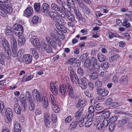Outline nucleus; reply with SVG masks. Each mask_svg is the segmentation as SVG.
Returning <instances> with one entry per match:
<instances>
[{
  "label": "nucleus",
  "mask_w": 132,
  "mask_h": 132,
  "mask_svg": "<svg viewBox=\"0 0 132 132\" xmlns=\"http://www.w3.org/2000/svg\"><path fill=\"white\" fill-rule=\"evenodd\" d=\"M5 108L4 103L0 101V113H3L5 112L6 117L5 118V121L6 123H9L11 122L12 120L13 113L11 109L7 108L5 109Z\"/></svg>",
  "instance_id": "obj_1"
},
{
  "label": "nucleus",
  "mask_w": 132,
  "mask_h": 132,
  "mask_svg": "<svg viewBox=\"0 0 132 132\" xmlns=\"http://www.w3.org/2000/svg\"><path fill=\"white\" fill-rule=\"evenodd\" d=\"M83 111V109H80L75 114V118L77 119L78 120L79 125L80 127H82L84 125V121L85 117L84 115L82 114Z\"/></svg>",
  "instance_id": "obj_2"
},
{
  "label": "nucleus",
  "mask_w": 132,
  "mask_h": 132,
  "mask_svg": "<svg viewBox=\"0 0 132 132\" xmlns=\"http://www.w3.org/2000/svg\"><path fill=\"white\" fill-rule=\"evenodd\" d=\"M51 9L54 12L58 13L60 16H63L64 15V10L63 8L59 7L58 5L55 3H52L51 5Z\"/></svg>",
  "instance_id": "obj_3"
},
{
  "label": "nucleus",
  "mask_w": 132,
  "mask_h": 132,
  "mask_svg": "<svg viewBox=\"0 0 132 132\" xmlns=\"http://www.w3.org/2000/svg\"><path fill=\"white\" fill-rule=\"evenodd\" d=\"M33 33H34L32 32L30 34L31 37L30 38V41L35 47L39 48L40 47V43L37 37L34 35Z\"/></svg>",
  "instance_id": "obj_4"
},
{
  "label": "nucleus",
  "mask_w": 132,
  "mask_h": 132,
  "mask_svg": "<svg viewBox=\"0 0 132 132\" xmlns=\"http://www.w3.org/2000/svg\"><path fill=\"white\" fill-rule=\"evenodd\" d=\"M49 16L55 22H58L60 19V15L58 13L50 11L48 13Z\"/></svg>",
  "instance_id": "obj_5"
},
{
  "label": "nucleus",
  "mask_w": 132,
  "mask_h": 132,
  "mask_svg": "<svg viewBox=\"0 0 132 132\" xmlns=\"http://www.w3.org/2000/svg\"><path fill=\"white\" fill-rule=\"evenodd\" d=\"M65 14L63 16H61L62 18H65L66 16L67 18L71 22H73L75 20V18L74 15L69 10H65V11L63 12Z\"/></svg>",
  "instance_id": "obj_6"
},
{
  "label": "nucleus",
  "mask_w": 132,
  "mask_h": 132,
  "mask_svg": "<svg viewBox=\"0 0 132 132\" xmlns=\"http://www.w3.org/2000/svg\"><path fill=\"white\" fill-rule=\"evenodd\" d=\"M75 5L71 7V8L73 10L74 12L76 15L79 21H82L83 20V18L81 13L79 9L77 7L75 6Z\"/></svg>",
  "instance_id": "obj_7"
},
{
  "label": "nucleus",
  "mask_w": 132,
  "mask_h": 132,
  "mask_svg": "<svg viewBox=\"0 0 132 132\" xmlns=\"http://www.w3.org/2000/svg\"><path fill=\"white\" fill-rule=\"evenodd\" d=\"M87 79L86 78L83 77L80 78L78 82L79 86L83 90L86 89L87 88Z\"/></svg>",
  "instance_id": "obj_8"
},
{
  "label": "nucleus",
  "mask_w": 132,
  "mask_h": 132,
  "mask_svg": "<svg viewBox=\"0 0 132 132\" xmlns=\"http://www.w3.org/2000/svg\"><path fill=\"white\" fill-rule=\"evenodd\" d=\"M66 89L69 94V96L72 98L74 97L73 95V90L71 85L69 83H67L65 84Z\"/></svg>",
  "instance_id": "obj_9"
},
{
  "label": "nucleus",
  "mask_w": 132,
  "mask_h": 132,
  "mask_svg": "<svg viewBox=\"0 0 132 132\" xmlns=\"http://www.w3.org/2000/svg\"><path fill=\"white\" fill-rule=\"evenodd\" d=\"M1 44L3 50L10 49V44L8 40L3 38L1 40Z\"/></svg>",
  "instance_id": "obj_10"
},
{
  "label": "nucleus",
  "mask_w": 132,
  "mask_h": 132,
  "mask_svg": "<svg viewBox=\"0 0 132 132\" xmlns=\"http://www.w3.org/2000/svg\"><path fill=\"white\" fill-rule=\"evenodd\" d=\"M33 13V8L30 6L27 7L24 11L23 15L24 16L29 18L31 16Z\"/></svg>",
  "instance_id": "obj_11"
},
{
  "label": "nucleus",
  "mask_w": 132,
  "mask_h": 132,
  "mask_svg": "<svg viewBox=\"0 0 132 132\" xmlns=\"http://www.w3.org/2000/svg\"><path fill=\"white\" fill-rule=\"evenodd\" d=\"M97 93L98 95L101 96H106L108 95L109 92L107 90L98 87L96 89Z\"/></svg>",
  "instance_id": "obj_12"
},
{
  "label": "nucleus",
  "mask_w": 132,
  "mask_h": 132,
  "mask_svg": "<svg viewBox=\"0 0 132 132\" xmlns=\"http://www.w3.org/2000/svg\"><path fill=\"white\" fill-rule=\"evenodd\" d=\"M65 84L61 85L59 86V93L62 95L65 96L67 95V93L66 90Z\"/></svg>",
  "instance_id": "obj_13"
},
{
  "label": "nucleus",
  "mask_w": 132,
  "mask_h": 132,
  "mask_svg": "<svg viewBox=\"0 0 132 132\" xmlns=\"http://www.w3.org/2000/svg\"><path fill=\"white\" fill-rule=\"evenodd\" d=\"M23 61L26 64H30L32 62V57L30 54H26L23 55L22 58Z\"/></svg>",
  "instance_id": "obj_14"
},
{
  "label": "nucleus",
  "mask_w": 132,
  "mask_h": 132,
  "mask_svg": "<svg viewBox=\"0 0 132 132\" xmlns=\"http://www.w3.org/2000/svg\"><path fill=\"white\" fill-rule=\"evenodd\" d=\"M50 6L49 4L47 3H44L42 7L41 12L43 13H48L50 11Z\"/></svg>",
  "instance_id": "obj_15"
},
{
  "label": "nucleus",
  "mask_w": 132,
  "mask_h": 132,
  "mask_svg": "<svg viewBox=\"0 0 132 132\" xmlns=\"http://www.w3.org/2000/svg\"><path fill=\"white\" fill-rule=\"evenodd\" d=\"M51 91L53 94L56 95L58 94V90L57 87H56L54 82H52L50 84Z\"/></svg>",
  "instance_id": "obj_16"
},
{
  "label": "nucleus",
  "mask_w": 132,
  "mask_h": 132,
  "mask_svg": "<svg viewBox=\"0 0 132 132\" xmlns=\"http://www.w3.org/2000/svg\"><path fill=\"white\" fill-rule=\"evenodd\" d=\"M20 102L22 103V105L23 106V107H22V110L23 111L25 110L27 105L26 98L24 96H22L21 95H20Z\"/></svg>",
  "instance_id": "obj_17"
},
{
  "label": "nucleus",
  "mask_w": 132,
  "mask_h": 132,
  "mask_svg": "<svg viewBox=\"0 0 132 132\" xmlns=\"http://www.w3.org/2000/svg\"><path fill=\"white\" fill-rule=\"evenodd\" d=\"M128 120V118L126 117H123L118 121V126L119 127L123 126L127 122Z\"/></svg>",
  "instance_id": "obj_18"
},
{
  "label": "nucleus",
  "mask_w": 132,
  "mask_h": 132,
  "mask_svg": "<svg viewBox=\"0 0 132 132\" xmlns=\"http://www.w3.org/2000/svg\"><path fill=\"white\" fill-rule=\"evenodd\" d=\"M13 29L18 31L23 32V29L22 26L20 24L15 23L13 27Z\"/></svg>",
  "instance_id": "obj_19"
},
{
  "label": "nucleus",
  "mask_w": 132,
  "mask_h": 132,
  "mask_svg": "<svg viewBox=\"0 0 132 132\" xmlns=\"http://www.w3.org/2000/svg\"><path fill=\"white\" fill-rule=\"evenodd\" d=\"M14 109L15 112L18 114H20L21 112L20 106L18 103H16L14 105Z\"/></svg>",
  "instance_id": "obj_20"
},
{
  "label": "nucleus",
  "mask_w": 132,
  "mask_h": 132,
  "mask_svg": "<svg viewBox=\"0 0 132 132\" xmlns=\"http://www.w3.org/2000/svg\"><path fill=\"white\" fill-rule=\"evenodd\" d=\"M4 53V56L5 59H7L10 60L11 59V55H9V53L11 52L10 49L3 50Z\"/></svg>",
  "instance_id": "obj_21"
},
{
  "label": "nucleus",
  "mask_w": 132,
  "mask_h": 132,
  "mask_svg": "<svg viewBox=\"0 0 132 132\" xmlns=\"http://www.w3.org/2000/svg\"><path fill=\"white\" fill-rule=\"evenodd\" d=\"M28 102V107L29 110L31 111H34L35 109V104L34 103V100Z\"/></svg>",
  "instance_id": "obj_22"
},
{
  "label": "nucleus",
  "mask_w": 132,
  "mask_h": 132,
  "mask_svg": "<svg viewBox=\"0 0 132 132\" xmlns=\"http://www.w3.org/2000/svg\"><path fill=\"white\" fill-rule=\"evenodd\" d=\"M120 58L119 55L118 54H116L114 56H112L110 57L109 60L110 62H115Z\"/></svg>",
  "instance_id": "obj_23"
},
{
  "label": "nucleus",
  "mask_w": 132,
  "mask_h": 132,
  "mask_svg": "<svg viewBox=\"0 0 132 132\" xmlns=\"http://www.w3.org/2000/svg\"><path fill=\"white\" fill-rule=\"evenodd\" d=\"M25 39L23 37H19L18 38V43L20 46L23 45L25 43Z\"/></svg>",
  "instance_id": "obj_24"
},
{
  "label": "nucleus",
  "mask_w": 132,
  "mask_h": 132,
  "mask_svg": "<svg viewBox=\"0 0 132 132\" xmlns=\"http://www.w3.org/2000/svg\"><path fill=\"white\" fill-rule=\"evenodd\" d=\"M43 46L44 48L47 53H51L52 52V48L49 45L45 44L43 45Z\"/></svg>",
  "instance_id": "obj_25"
},
{
  "label": "nucleus",
  "mask_w": 132,
  "mask_h": 132,
  "mask_svg": "<svg viewBox=\"0 0 132 132\" xmlns=\"http://www.w3.org/2000/svg\"><path fill=\"white\" fill-rule=\"evenodd\" d=\"M14 131L15 132H21V129L20 127V125L18 122L15 123L14 126Z\"/></svg>",
  "instance_id": "obj_26"
},
{
  "label": "nucleus",
  "mask_w": 132,
  "mask_h": 132,
  "mask_svg": "<svg viewBox=\"0 0 132 132\" xmlns=\"http://www.w3.org/2000/svg\"><path fill=\"white\" fill-rule=\"evenodd\" d=\"M77 76L75 75L74 74H73L72 75H70V77L71 80L73 83H75L76 84V81L77 82H78L79 79L78 77H76Z\"/></svg>",
  "instance_id": "obj_27"
},
{
  "label": "nucleus",
  "mask_w": 132,
  "mask_h": 132,
  "mask_svg": "<svg viewBox=\"0 0 132 132\" xmlns=\"http://www.w3.org/2000/svg\"><path fill=\"white\" fill-rule=\"evenodd\" d=\"M86 103L85 100H80L77 103L78 106L79 107H84L86 105Z\"/></svg>",
  "instance_id": "obj_28"
},
{
  "label": "nucleus",
  "mask_w": 132,
  "mask_h": 132,
  "mask_svg": "<svg viewBox=\"0 0 132 132\" xmlns=\"http://www.w3.org/2000/svg\"><path fill=\"white\" fill-rule=\"evenodd\" d=\"M97 56L98 60L100 62H103L105 61L106 60V59L105 56L101 54L98 53Z\"/></svg>",
  "instance_id": "obj_29"
},
{
  "label": "nucleus",
  "mask_w": 132,
  "mask_h": 132,
  "mask_svg": "<svg viewBox=\"0 0 132 132\" xmlns=\"http://www.w3.org/2000/svg\"><path fill=\"white\" fill-rule=\"evenodd\" d=\"M34 8L37 12L39 13L41 12L40 9V4L38 3H35L34 5Z\"/></svg>",
  "instance_id": "obj_30"
},
{
  "label": "nucleus",
  "mask_w": 132,
  "mask_h": 132,
  "mask_svg": "<svg viewBox=\"0 0 132 132\" xmlns=\"http://www.w3.org/2000/svg\"><path fill=\"white\" fill-rule=\"evenodd\" d=\"M110 112L109 111H105L102 113L101 116L103 118L107 119L110 116Z\"/></svg>",
  "instance_id": "obj_31"
},
{
  "label": "nucleus",
  "mask_w": 132,
  "mask_h": 132,
  "mask_svg": "<svg viewBox=\"0 0 132 132\" xmlns=\"http://www.w3.org/2000/svg\"><path fill=\"white\" fill-rule=\"evenodd\" d=\"M125 67H122L120 66H118L116 68V70L118 73L122 74L125 71Z\"/></svg>",
  "instance_id": "obj_32"
},
{
  "label": "nucleus",
  "mask_w": 132,
  "mask_h": 132,
  "mask_svg": "<svg viewBox=\"0 0 132 132\" xmlns=\"http://www.w3.org/2000/svg\"><path fill=\"white\" fill-rule=\"evenodd\" d=\"M120 82L123 84H126L127 82V77L126 76H122L120 80Z\"/></svg>",
  "instance_id": "obj_33"
},
{
  "label": "nucleus",
  "mask_w": 132,
  "mask_h": 132,
  "mask_svg": "<svg viewBox=\"0 0 132 132\" xmlns=\"http://www.w3.org/2000/svg\"><path fill=\"white\" fill-rule=\"evenodd\" d=\"M5 59L4 56V54L2 52H0V63L2 65L5 64Z\"/></svg>",
  "instance_id": "obj_34"
},
{
  "label": "nucleus",
  "mask_w": 132,
  "mask_h": 132,
  "mask_svg": "<svg viewBox=\"0 0 132 132\" xmlns=\"http://www.w3.org/2000/svg\"><path fill=\"white\" fill-rule=\"evenodd\" d=\"M25 95L28 101L34 100L32 98L31 95L29 91H26Z\"/></svg>",
  "instance_id": "obj_35"
},
{
  "label": "nucleus",
  "mask_w": 132,
  "mask_h": 132,
  "mask_svg": "<svg viewBox=\"0 0 132 132\" xmlns=\"http://www.w3.org/2000/svg\"><path fill=\"white\" fill-rule=\"evenodd\" d=\"M39 18L38 16L37 15L34 16L31 19V21L33 24L37 23L39 21Z\"/></svg>",
  "instance_id": "obj_36"
},
{
  "label": "nucleus",
  "mask_w": 132,
  "mask_h": 132,
  "mask_svg": "<svg viewBox=\"0 0 132 132\" xmlns=\"http://www.w3.org/2000/svg\"><path fill=\"white\" fill-rule=\"evenodd\" d=\"M84 65L86 67H89L92 65V62L89 59H87L84 63Z\"/></svg>",
  "instance_id": "obj_37"
},
{
  "label": "nucleus",
  "mask_w": 132,
  "mask_h": 132,
  "mask_svg": "<svg viewBox=\"0 0 132 132\" xmlns=\"http://www.w3.org/2000/svg\"><path fill=\"white\" fill-rule=\"evenodd\" d=\"M123 20L124 21L122 23L123 26L125 27L126 28L129 27L131 25L130 23L128 22V20L126 19H124Z\"/></svg>",
  "instance_id": "obj_38"
},
{
  "label": "nucleus",
  "mask_w": 132,
  "mask_h": 132,
  "mask_svg": "<svg viewBox=\"0 0 132 132\" xmlns=\"http://www.w3.org/2000/svg\"><path fill=\"white\" fill-rule=\"evenodd\" d=\"M98 76V73L96 72H94L90 76V78L92 79L95 80L97 78Z\"/></svg>",
  "instance_id": "obj_39"
},
{
  "label": "nucleus",
  "mask_w": 132,
  "mask_h": 132,
  "mask_svg": "<svg viewBox=\"0 0 132 132\" xmlns=\"http://www.w3.org/2000/svg\"><path fill=\"white\" fill-rule=\"evenodd\" d=\"M76 121L72 122L70 125V127L72 128L75 129L77 127L78 123V120H77V119H76Z\"/></svg>",
  "instance_id": "obj_40"
},
{
  "label": "nucleus",
  "mask_w": 132,
  "mask_h": 132,
  "mask_svg": "<svg viewBox=\"0 0 132 132\" xmlns=\"http://www.w3.org/2000/svg\"><path fill=\"white\" fill-rule=\"evenodd\" d=\"M24 50L23 49H20L17 53V56L18 58H21L22 56L23 57Z\"/></svg>",
  "instance_id": "obj_41"
},
{
  "label": "nucleus",
  "mask_w": 132,
  "mask_h": 132,
  "mask_svg": "<svg viewBox=\"0 0 132 132\" xmlns=\"http://www.w3.org/2000/svg\"><path fill=\"white\" fill-rule=\"evenodd\" d=\"M77 72L80 76H82L84 75V71L80 67L78 68L77 69Z\"/></svg>",
  "instance_id": "obj_42"
},
{
  "label": "nucleus",
  "mask_w": 132,
  "mask_h": 132,
  "mask_svg": "<svg viewBox=\"0 0 132 132\" xmlns=\"http://www.w3.org/2000/svg\"><path fill=\"white\" fill-rule=\"evenodd\" d=\"M7 14L5 9H3L0 10V15L3 17H6L7 16Z\"/></svg>",
  "instance_id": "obj_43"
},
{
  "label": "nucleus",
  "mask_w": 132,
  "mask_h": 132,
  "mask_svg": "<svg viewBox=\"0 0 132 132\" xmlns=\"http://www.w3.org/2000/svg\"><path fill=\"white\" fill-rule=\"evenodd\" d=\"M34 97H35L36 100L39 102H41L43 100L41 95H40L39 93L35 95Z\"/></svg>",
  "instance_id": "obj_44"
},
{
  "label": "nucleus",
  "mask_w": 132,
  "mask_h": 132,
  "mask_svg": "<svg viewBox=\"0 0 132 132\" xmlns=\"http://www.w3.org/2000/svg\"><path fill=\"white\" fill-rule=\"evenodd\" d=\"M76 59L75 58H71L69 59L65 63V64H68L71 65H72L75 61Z\"/></svg>",
  "instance_id": "obj_45"
},
{
  "label": "nucleus",
  "mask_w": 132,
  "mask_h": 132,
  "mask_svg": "<svg viewBox=\"0 0 132 132\" xmlns=\"http://www.w3.org/2000/svg\"><path fill=\"white\" fill-rule=\"evenodd\" d=\"M87 56L86 54H84L81 55L79 57V60L82 61H86L87 59H88L87 57Z\"/></svg>",
  "instance_id": "obj_46"
},
{
  "label": "nucleus",
  "mask_w": 132,
  "mask_h": 132,
  "mask_svg": "<svg viewBox=\"0 0 132 132\" xmlns=\"http://www.w3.org/2000/svg\"><path fill=\"white\" fill-rule=\"evenodd\" d=\"M110 122L109 120H107L106 119H104L102 123L104 128L107 127Z\"/></svg>",
  "instance_id": "obj_47"
},
{
  "label": "nucleus",
  "mask_w": 132,
  "mask_h": 132,
  "mask_svg": "<svg viewBox=\"0 0 132 132\" xmlns=\"http://www.w3.org/2000/svg\"><path fill=\"white\" fill-rule=\"evenodd\" d=\"M115 127V125L114 123L113 122H111L109 124V130L110 131H113Z\"/></svg>",
  "instance_id": "obj_48"
},
{
  "label": "nucleus",
  "mask_w": 132,
  "mask_h": 132,
  "mask_svg": "<svg viewBox=\"0 0 132 132\" xmlns=\"http://www.w3.org/2000/svg\"><path fill=\"white\" fill-rule=\"evenodd\" d=\"M56 22L57 23L55 24V25L58 29H61V27L60 25L62 26V25H63L64 24V21L62 22L61 24L60 23V21L59 22Z\"/></svg>",
  "instance_id": "obj_49"
},
{
  "label": "nucleus",
  "mask_w": 132,
  "mask_h": 132,
  "mask_svg": "<svg viewBox=\"0 0 132 132\" xmlns=\"http://www.w3.org/2000/svg\"><path fill=\"white\" fill-rule=\"evenodd\" d=\"M84 94L88 97H91L93 96V94L89 92L88 90H86L84 92Z\"/></svg>",
  "instance_id": "obj_50"
},
{
  "label": "nucleus",
  "mask_w": 132,
  "mask_h": 132,
  "mask_svg": "<svg viewBox=\"0 0 132 132\" xmlns=\"http://www.w3.org/2000/svg\"><path fill=\"white\" fill-rule=\"evenodd\" d=\"M94 113H90L88 115V118H89L88 120L91 121L94 120Z\"/></svg>",
  "instance_id": "obj_51"
},
{
  "label": "nucleus",
  "mask_w": 132,
  "mask_h": 132,
  "mask_svg": "<svg viewBox=\"0 0 132 132\" xmlns=\"http://www.w3.org/2000/svg\"><path fill=\"white\" fill-rule=\"evenodd\" d=\"M95 109L97 111H99L103 108V107L100 103H98L95 105Z\"/></svg>",
  "instance_id": "obj_52"
},
{
  "label": "nucleus",
  "mask_w": 132,
  "mask_h": 132,
  "mask_svg": "<svg viewBox=\"0 0 132 132\" xmlns=\"http://www.w3.org/2000/svg\"><path fill=\"white\" fill-rule=\"evenodd\" d=\"M93 68L94 69L97 71L100 68V64L98 63L96 64H94L93 65H92Z\"/></svg>",
  "instance_id": "obj_53"
},
{
  "label": "nucleus",
  "mask_w": 132,
  "mask_h": 132,
  "mask_svg": "<svg viewBox=\"0 0 132 132\" xmlns=\"http://www.w3.org/2000/svg\"><path fill=\"white\" fill-rule=\"evenodd\" d=\"M44 121L45 124L46 126L48 127L49 126L50 121V119L48 118V117H45Z\"/></svg>",
  "instance_id": "obj_54"
},
{
  "label": "nucleus",
  "mask_w": 132,
  "mask_h": 132,
  "mask_svg": "<svg viewBox=\"0 0 132 132\" xmlns=\"http://www.w3.org/2000/svg\"><path fill=\"white\" fill-rule=\"evenodd\" d=\"M5 10L7 14L11 13L12 12L13 9L10 6H8Z\"/></svg>",
  "instance_id": "obj_55"
},
{
  "label": "nucleus",
  "mask_w": 132,
  "mask_h": 132,
  "mask_svg": "<svg viewBox=\"0 0 132 132\" xmlns=\"http://www.w3.org/2000/svg\"><path fill=\"white\" fill-rule=\"evenodd\" d=\"M43 105L44 108H46L48 105V102L47 98H45L43 101Z\"/></svg>",
  "instance_id": "obj_56"
},
{
  "label": "nucleus",
  "mask_w": 132,
  "mask_h": 132,
  "mask_svg": "<svg viewBox=\"0 0 132 132\" xmlns=\"http://www.w3.org/2000/svg\"><path fill=\"white\" fill-rule=\"evenodd\" d=\"M17 49H12V56L13 57H15L17 56Z\"/></svg>",
  "instance_id": "obj_57"
},
{
  "label": "nucleus",
  "mask_w": 132,
  "mask_h": 132,
  "mask_svg": "<svg viewBox=\"0 0 132 132\" xmlns=\"http://www.w3.org/2000/svg\"><path fill=\"white\" fill-rule=\"evenodd\" d=\"M101 67L103 68L104 67L105 69H107L109 67V65L107 62H105L101 64Z\"/></svg>",
  "instance_id": "obj_58"
},
{
  "label": "nucleus",
  "mask_w": 132,
  "mask_h": 132,
  "mask_svg": "<svg viewBox=\"0 0 132 132\" xmlns=\"http://www.w3.org/2000/svg\"><path fill=\"white\" fill-rule=\"evenodd\" d=\"M46 40L48 42V43L49 44H50L51 45H55V43H56V42H54V41H53L52 42V40L50 39L48 37V38H46Z\"/></svg>",
  "instance_id": "obj_59"
},
{
  "label": "nucleus",
  "mask_w": 132,
  "mask_h": 132,
  "mask_svg": "<svg viewBox=\"0 0 132 132\" xmlns=\"http://www.w3.org/2000/svg\"><path fill=\"white\" fill-rule=\"evenodd\" d=\"M46 40L48 42V43L49 44H50L51 45H55V43H56V42H54V41H53L52 42V40L50 39L48 37V38H46Z\"/></svg>",
  "instance_id": "obj_60"
},
{
  "label": "nucleus",
  "mask_w": 132,
  "mask_h": 132,
  "mask_svg": "<svg viewBox=\"0 0 132 132\" xmlns=\"http://www.w3.org/2000/svg\"><path fill=\"white\" fill-rule=\"evenodd\" d=\"M11 28L9 27H9H6V31H5V34L7 35H9L10 34V33L11 32Z\"/></svg>",
  "instance_id": "obj_61"
},
{
  "label": "nucleus",
  "mask_w": 132,
  "mask_h": 132,
  "mask_svg": "<svg viewBox=\"0 0 132 132\" xmlns=\"http://www.w3.org/2000/svg\"><path fill=\"white\" fill-rule=\"evenodd\" d=\"M92 123L91 121L88 120L85 122V126L86 127H88L91 125Z\"/></svg>",
  "instance_id": "obj_62"
},
{
  "label": "nucleus",
  "mask_w": 132,
  "mask_h": 132,
  "mask_svg": "<svg viewBox=\"0 0 132 132\" xmlns=\"http://www.w3.org/2000/svg\"><path fill=\"white\" fill-rule=\"evenodd\" d=\"M84 11L86 14H89L90 13V12L89 8L87 6H85V8L83 9Z\"/></svg>",
  "instance_id": "obj_63"
},
{
  "label": "nucleus",
  "mask_w": 132,
  "mask_h": 132,
  "mask_svg": "<svg viewBox=\"0 0 132 132\" xmlns=\"http://www.w3.org/2000/svg\"><path fill=\"white\" fill-rule=\"evenodd\" d=\"M52 109L53 111L56 113H58L60 110V108L57 106L53 107Z\"/></svg>",
  "instance_id": "obj_64"
}]
</instances>
